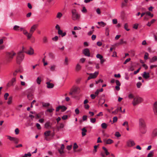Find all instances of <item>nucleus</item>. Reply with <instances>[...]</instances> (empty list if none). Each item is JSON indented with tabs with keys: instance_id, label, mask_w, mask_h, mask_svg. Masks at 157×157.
<instances>
[{
	"instance_id": "1",
	"label": "nucleus",
	"mask_w": 157,
	"mask_h": 157,
	"mask_svg": "<svg viewBox=\"0 0 157 157\" xmlns=\"http://www.w3.org/2000/svg\"><path fill=\"white\" fill-rule=\"evenodd\" d=\"M16 55V53L13 51L8 52L6 54V56L5 64H7L10 63L13 58V57Z\"/></svg>"
},
{
	"instance_id": "2",
	"label": "nucleus",
	"mask_w": 157,
	"mask_h": 157,
	"mask_svg": "<svg viewBox=\"0 0 157 157\" xmlns=\"http://www.w3.org/2000/svg\"><path fill=\"white\" fill-rule=\"evenodd\" d=\"M71 12L72 14L71 18L72 20L74 21L78 20L80 17V15L78 14L76 10L73 9Z\"/></svg>"
},
{
	"instance_id": "3",
	"label": "nucleus",
	"mask_w": 157,
	"mask_h": 157,
	"mask_svg": "<svg viewBox=\"0 0 157 157\" xmlns=\"http://www.w3.org/2000/svg\"><path fill=\"white\" fill-rule=\"evenodd\" d=\"M23 52V51H21L18 53L16 59V61L17 64H20L24 59V55Z\"/></svg>"
},
{
	"instance_id": "4",
	"label": "nucleus",
	"mask_w": 157,
	"mask_h": 157,
	"mask_svg": "<svg viewBox=\"0 0 157 157\" xmlns=\"http://www.w3.org/2000/svg\"><path fill=\"white\" fill-rule=\"evenodd\" d=\"M143 101V99L140 97L137 96L134 98L132 104L134 106H136L141 103Z\"/></svg>"
},
{
	"instance_id": "5",
	"label": "nucleus",
	"mask_w": 157,
	"mask_h": 157,
	"mask_svg": "<svg viewBox=\"0 0 157 157\" xmlns=\"http://www.w3.org/2000/svg\"><path fill=\"white\" fill-rule=\"evenodd\" d=\"M33 91L31 89H29L27 90V98L29 100H31L33 98Z\"/></svg>"
},
{
	"instance_id": "6",
	"label": "nucleus",
	"mask_w": 157,
	"mask_h": 157,
	"mask_svg": "<svg viewBox=\"0 0 157 157\" xmlns=\"http://www.w3.org/2000/svg\"><path fill=\"white\" fill-rule=\"evenodd\" d=\"M139 125L140 128L144 129L146 127L144 119L141 118L139 119Z\"/></svg>"
},
{
	"instance_id": "7",
	"label": "nucleus",
	"mask_w": 157,
	"mask_h": 157,
	"mask_svg": "<svg viewBox=\"0 0 157 157\" xmlns=\"http://www.w3.org/2000/svg\"><path fill=\"white\" fill-rule=\"evenodd\" d=\"M22 51L23 52H25L29 55H32L34 54V50L31 47L29 48V50L26 49L25 48L23 47Z\"/></svg>"
},
{
	"instance_id": "8",
	"label": "nucleus",
	"mask_w": 157,
	"mask_h": 157,
	"mask_svg": "<svg viewBox=\"0 0 157 157\" xmlns=\"http://www.w3.org/2000/svg\"><path fill=\"white\" fill-rule=\"evenodd\" d=\"M102 148L104 151L101 152L100 153V155L102 157H105V155H109V153L108 151L106 148L104 147H103Z\"/></svg>"
},
{
	"instance_id": "9",
	"label": "nucleus",
	"mask_w": 157,
	"mask_h": 157,
	"mask_svg": "<svg viewBox=\"0 0 157 157\" xmlns=\"http://www.w3.org/2000/svg\"><path fill=\"white\" fill-rule=\"evenodd\" d=\"M7 136L8 139L11 141H13L15 144H17L19 142V139L18 138L9 136Z\"/></svg>"
},
{
	"instance_id": "10",
	"label": "nucleus",
	"mask_w": 157,
	"mask_h": 157,
	"mask_svg": "<svg viewBox=\"0 0 157 157\" xmlns=\"http://www.w3.org/2000/svg\"><path fill=\"white\" fill-rule=\"evenodd\" d=\"M87 74L90 75L87 78V80H89L91 78H96L98 74V72L96 71L94 74L87 73Z\"/></svg>"
},
{
	"instance_id": "11",
	"label": "nucleus",
	"mask_w": 157,
	"mask_h": 157,
	"mask_svg": "<svg viewBox=\"0 0 157 157\" xmlns=\"http://www.w3.org/2000/svg\"><path fill=\"white\" fill-rule=\"evenodd\" d=\"M38 26L37 24H34L31 27L30 29L29 32L30 33H33L35 30L36 29Z\"/></svg>"
},
{
	"instance_id": "12",
	"label": "nucleus",
	"mask_w": 157,
	"mask_h": 157,
	"mask_svg": "<svg viewBox=\"0 0 157 157\" xmlns=\"http://www.w3.org/2000/svg\"><path fill=\"white\" fill-rule=\"evenodd\" d=\"M103 141L106 144H111L113 143V141L110 139H104Z\"/></svg>"
},
{
	"instance_id": "13",
	"label": "nucleus",
	"mask_w": 157,
	"mask_h": 157,
	"mask_svg": "<svg viewBox=\"0 0 157 157\" xmlns=\"http://www.w3.org/2000/svg\"><path fill=\"white\" fill-rule=\"evenodd\" d=\"M83 53L85 56L89 57L90 56V53L89 49H85L83 51Z\"/></svg>"
},
{
	"instance_id": "14",
	"label": "nucleus",
	"mask_w": 157,
	"mask_h": 157,
	"mask_svg": "<svg viewBox=\"0 0 157 157\" xmlns=\"http://www.w3.org/2000/svg\"><path fill=\"white\" fill-rule=\"evenodd\" d=\"M127 146L128 147H132L135 145V143L133 141L129 140L127 142Z\"/></svg>"
},
{
	"instance_id": "15",
	"label": "nucleus",
	"mask_w": 157,
	"mask_h": 157,
	"mask_svg": "<svg viewBox=\"0 0 157 157\" xmlns=\"http://www.w3.org/2000/svg\"><path fill=\"white\" fill-rule=\"evenodd\" d=\"M142 76L145 79H147L149 78L150 74L148 72H144L142 75Z\"/></svg>"
},
{
	"instance_id": "16",
	"label": "nucleus",
	"mask_w": 157,
	"mask_h": 157,
	"mask_svg": "<svg viewBox=\"0 0 157 157\" xmlns=\"http://www.w3.org/2000/svg\"><path fill=\"white\" fill-rule=\"evenodd\" d=\"M153 111L155 114L157 115V101L155 102L154 104Z\"/></svg>"
},
{
	"instance_id": "17",
	"label": "nucleus",
	"mask_w": 157,
	"mask_h": 157,
	"mask_svg": "<svg viewBox=\"0 0 157 157\" xmlns=\"http://www.w3.org/2000/svg\"><path fill=\"white\" fill-rule=\"evenodd\" d=\"M64 148V144H62L61 145V147L60 149H59L58 150V151L60 154H62L64 153V152L63 151V150Z\"/></svg>"
},
{
	"instance_id": "18",
	"label": "nucleus",
	"mask_w": 157,
	"mask_h": 157,
	"mask_svg": "<svg viewBox=\"0 0 157 157\" xmlns=\"http://www.w3.org/2000/svg\"><path fill=\"white\" fill-rule=\"evenodd\" d=\"M16 81L15 78H13L11 81L9 82L7 85L8 86H13V83L14 82Z\"/></svg>"
},
{
	"instance_id": "19",
	"label": "nucleus",
	"mask_w": 157,
	"mask_h": 157,
	"mask_svg": "<svg viewBox=\"0 0 157 157\" xmlns=\"http://www.w3.org/2000/svg\"><path fill=\"white\" fill-rule=\"evenodd\" d=\"M119 111L121 112H122V108L121 107L120 108L118 107L115 111L112 112V113L114 114H117Z\"/></svg>"
},
{
	"instance_id": "20",
	"label": "nucleus",
	"mask_w": 157,
	"mask_h": 157,
	"mask_svg": "<svg viewBox=\"0 0 157 157\" xmlns=\"http://www.w3.org/2000/svg\"><path fill=\"white\" fill-rule=\"evenodd\" d=\"M47 84V87L48 88H52L54 86V85L49 82H46Z\"/></svg>"
},
{
	"instance_id": "21",
	"label": "nucleus",
	"mask_w": 157,
	"mask_h": 157,
	"mask_svg": "<svg viewBox=\"0 0 157 157\" xmlns=\"http://www.w3.org/2000/svg\"><path fill=\"white\" fill-rule=\"evenodd\" d=\"M58 33L59 35H61L62 37L65 36L66 34L65 32L63 33L62 31L61 30H59L58 31Z\"/></svg>"
},
{
	"instance_id": "22",
	"label": "nucleus",
	"mask_w": 157,
	"mask_h": 157,
	"mask_svg": "<svg viewBox=\"0 0 157 157\" xmlns=\"http://www.w3.org/2000/svg\"><path fill=\"white\" fill-rule=\"evenodd\" d=\"M82 136H84L86 135V133L87 132L86 129V128L85 127L83 128L82 129Z\"/></svg>"
},
{
	"instance_id": "23",
	"label": "nucleus",
	"mask_w": 157,
	"mask_h": 157,
	"mask_svg": "<svg viewBox=\"0 0 157 157\" xmlns=\"http://www.w3.org/2000/svg\"><path fill=\"white\" fill-rule=\"evenodd\" d=\"M157 136V129H155L153 131L152 134V136L155 137Z\"/></svg>"
},
{
	"instance_id": "24",
	"label": "nucleus",
	"mask_w": 157,
	"mask_h": 157,
	"mask_svg": "<svg viewBox=\"0 0 157 157\" xmlns=\"http://www.w3.org/2000/svg\"><path fill=\"white\" fill-rule=\"evenodd\" d=\"M81 68V66L78 63L77 64L75 67V70L76 71H79Z\"/></svg>"
},
{
	"instance_id": "25",
	"label": "nucleus",
	"mask_w": 157,
	"mask_h": 157,
	"mask_svg": "<svg viewBox=\"0 0 157 157\" xmlns=\"http://www.w3.org/2000/svg\"><path fill=\"white\" fill-rule=\"evenodd\" d=\"M156 61H157V56H154L151 59H150V62L153 63Z\"/></svg>"
},
{
	"instance_id": "26",
	"label": "nucleus",
	"mask_w": 157,
	"mask_h": 157,
	"mask_svg": "<svg viewBox=\"0 0 157 157\" xmlns=\"http://www.w3.org/2000/svg\"><path fill=\"white\" fill-rule=\"evenodd\" d=\"M80 89L77 87H75L72 90L74 93H79V92Z\"/></svg>"
},
{
	"instance_id": "27",
	"label": "nucleus",
	"mask_w": 157,
	"mask_h": 157,
	"mask_svg": "<svg viewBox=\"0 0 157 157\" xmlns=\"http://www.w3.org/2000/svg\"><path fill=\"white\" fill-rule=\"evenodd\" d=\"M107 124L105 123H102L101 124V127L103 129H106L107 127Z\"/></svg>"
},
{
	"instance_id": "28",
	"label": "nucleus",
	"mask_w": 157,
	"mask_h": 157,
	"mask_svg": "<svg viewBox=\"0 0 157 157\" xmlns=\"http://www.w3.org/2000/svg\"><path fill=\"white\" fill-rule=\"evenodd\" d=\"M42 105L43 107H47L50 105V104L48 103L43 102Z\"/></svg>"
},
{
	"instance_id": "29",
	"label": "nucleus",
	"mask_w": 157,
	"mask_h": 157,
	"mask_svg": "<svg viewBox=\"0 0 157 157\" xmlns=\"http://www.w3.org/2000/svg\"><path fill=\"white\" fill-rule=\"evenodd\" d=\"M98 23L100 25L103 27H104L106 25V24L103 21L98 22Z\"/></svg>"
},
{
	"instance_id": "30",
	"label": "nucleus",
	"mask_w": 157,
	"mask_h": 157,
	"mask_svg": "<svg viewBox=\"0 0 157 157\" xmlns=\"http://www.w3.org/2000/svg\"><path fill=\"white\" fill-rule=\"evenodd\" d=\"M43 40L44 43L45 44L47 43L48 42V40L47 37L46 36H44L43 38Z\"/></svg>"
},
{
	"instance_id": "31",
	"label": "nucleus",
	"mask_w": 157,
	"mask_h": 157,
	"mask_svg": "<svg viewBox=\"0 0 157 157\" xmlns=\"http://www.w3.org/2000/svg\"><path fill=\"white\" fill-rule=\"evenodd\" d=\"M12 97H10L8 98V100L7 101V104L8 105H10L12 102Z\"/></svg>"
},
{
	"instance_id": "32",
	"label": "nucleus",
	"mask_w": 157,
	"mask_h": 157,
	"mask_svg": "<svg viewBox=\"0 0 157 157\" xmlns=\"http://www.w3.org/2000/svg\"><path fill=\"white\" fill-rule=\"evenodd\" d=\"M128 24L127 23H125L124 25V28L127 31H129L130 30V29L128 28Z\"/></svg>"
},
{
	"instance_id": "33",
	"label": "nucleus",
	"mask_w": 157,
	"mask_h": 157,
	"mask_svg": "<svg viewBox=\"0 0 157 157\" xmlns=\"http://www.w3.org/2000/svg\"><path fill=\"white\" fill-rule=\"evenodd\" d=\"M51 131H46L44 133V135L46 136H48L50 135Z\"/></svg>"
},
{
	"instance_id": "34",
	"label": "nucleus",
	"mask_w": 157,
	"mask_h": 157,
	"mask_svg": "<svg viewBox=\"0 0 157 157\" xmlns=\"http://www.w3.org/2000/svg\"><path fill=\"white\" fill-rule=\"evenodd\" d=\"M63 14H62L60 13V12H58L57 13V15H56V17L58 18H60L62 16Z\"/></svg>"
},
{
	"instance_id": "35",
	"label": "nucleus",
	"mask_w": 157,
	"mask_h": 157,
	"mask_svg": "<svg viewBox=\"0 0 157 157\" xmlns=\"http://www.w3.org/2000/svg\"><path fill=\"white\" fill-rule=\"evenodd\" d=\"M49 57L52 59H54L55 58V56L54 54L52 53H50L49 54Z\"/></svg>"
},
{
	"instance_id": "36",
	"label": "nucleus",
	"mask_w": 157,
	"mask_h": 157,
	"mask_svg": "<svg viewBox=\"0 0 157 157\" xmlns=\"http://www.w3.org/2000/svg\"><path fill=\"white\" fill-rule=\"evenodd\" d=\"M33 34V33H30V32L29 33H28V34L26 36H27L28 39H30L32 36Z\"/></svg>"
},
{
	"instance_id": "37",
	"label": "nucleus",
	"mask_w": 157,
	"mask_h": 157,
	"mask_svg": "<svg viewBox=\"0 0 157 157\" xmlns=\"http://www.w3.org/2000/svg\"><path fill=\"white\" fill-rule=\"evenodd\" d=\"M56 67V66L55 65H53L51 66L50 68V70L52 71H55Z\"/></svg>"
},
{
	"instance_id": "38",
	"label": "nucleus",
	"mask_w": 157,
	"mask_h": 157,
	"mask_svg": "<svg viewBox=\"0 0 157 157\" xmlns=\"http://www.w3.org/2000/svg\"><path fill=\"white\" fill-rule=\"evenodd\" d=\"M36 81L38 84H40L41 81V78L39 77H37Z\"/></svg>"
},
{
	"instance_id": "39",
	"label": "nucleus",
	"mask_w": 157,
	"mask_h": 157,
	"mask_svg": "<svg viewBox=\"0 0 157 157\" xmlns=\"http://www.w3.org/2000/svg\"><path fill=\"white\" fill-rule=\"evenodd\" d=\"M105 34L107 36H108L109 35V30L108 27H106L105 28Z\"/></svg>"
},
{
	"instance_id": "40",
	"label": "nucleus",
	"mask_w": 157,
	"mask_h": 157,
	"mask_svg": "<svg viewBox=\"0 0 157 157\" xmlns=\"http://www.w3.org/2000/svg\"><path fill=\"white\" fill-rule=\"evenodd\" d=\"M146 14L148 15L149 16H150L151 17H152L153 16V15L152 14H151V12L149 11H147L145 12Z\"/></svg>"
},
{
	"instance_id": "41",
	"label": "nucleus",
	"mask_w": 157,
	"mask_h": 157,
	"mask_svg": "<svg viewBox=\"0 0 157 157\" xmlns=\"http://www.w3.org/2000/svg\"><path fill=\"white\" fill-rule=\"evenodd\" d=\"M149 54L147 52H145L144 56V58L145 60H147L148 59V56Z\"/></svg>"
},
{
	"instance_id": "42",
	"label": "nucleus",
	"mask_w": 157,
	"mask_h": 157,
	"mask_svg": "<svg viewBox=\"0 0 157 157\" xmlns=\"http://www.w3.org/2000/svg\"><path fill=\"white\" fill-rule=\"evenodd\" d=\"M20 71V70H15L14 72L13 73V75L14 76H15L17 75V73Z\"/></svg>"
},
{
	"instance_id": "43",
	"label": "nucleus",
	"mask_w": 157,
	"mask_h": 157,
	"mask_svg": "<svg viewBox=\"0 0 157 157\" xmlns=\"http://www.w3.org/2000/svg\"><path fill=\"white\" fill-rule=\"evenodd\" d=\"M20 28V27L18 26V25H15L13 28V29L14 30L17 31V30H19V29Z\"/></svg>"
},
{
	"instance_id": "44",
	"label": "nucleus",
	"mask_w": 157,
	"mask_h": 157,
	"mask_svg": "<svg viewBox=\"0 0 157 157\" xmlns=\"http://www.w3.org/2000/svg\"><path fill=\"white\" fill-rule=\"evenodd\" d=\"M154 152L153 151H151L147 155V157H152L153 155Z\"/></svg>"
},
{
	"instance_id": "45",
	"label": "nucleus",
	"mask_w": 157,
	"mask_h": 157,
	"mask_svg": "<svg viewBox=\"0 0 157 157\" xmlns=\"http://www.w3.org/2000/svg\"><path fill=\"white\" fill-rule=\"evenodd\" d=\"M62 108L60 109L61 110V112H64L67 109V107L64 106H62Z\"/></svg>"
},
{
	"instance_id": "46",
	"label": "nucleus",
	"mask_w": 157,
	"mask_h": 157,
	"mask_svg": "<svg viewBox=\"0 0 157 157\" xmlns=\"http://www.w3.org/2000/svg\"><path fill=\"white\" fill-rule=\"evenodd\" d=\"M31 155L30 152H28L27 154H25L24 155L22 156V157H27L28 156H31Z\"/></svg>"
},
{
	"instance_id": "47",
	"label": "nucleus",
	"mask_w": 157,
	"mask_h": 157,
	"mask_svg": "<svg viewBox=\"0 0 157 157\" xmlns=\"http://www.w3.org/2000/svg\"><path fill=\"white\" fill-rule=\"evenodd\" d=\"M45 127L47 128H48L49 127H51V126H50V123L49 122H47L45 124Z\"/></svg>"
},
{
	"instance_id": "48",
	"label": "nucleus",
	"mask_w": 157,
	"mask_h": 157,
	"mask_svg": "<svg viewBox=\"0 0 157 157\" xmlns=\"http://www.w3.org/2000/svg\"><path fill=\"white\" fill-rule=\"evenodd\" d=\"M140 130L141 133L143 134H145L146 133V131L145 130V128H144V129H142L141 128H140Z\"/></svg>"
},
{
	"instance_id": "49",
	"label": "nucleus",
	"mask_w": 157,
	"mask_h": 157,
	"mask_svg": "<svg viewBox=\"0 0 157 157\" xmlns=\"http://www.w3.org/2000/svg\"><path fill=\"white\" fill-rule=\"evenodd\" d=\"M9 96V94L8 93H6L4 95V98L6 100H7V98Z\"/></svg>"
},
{
	"instance_id": "50",
	"label": "nucleus",
	"mask_w": 157,
	"mask_h": 157,
	"mask_svg": "<svg viewBox=\"0 0 157 157\" xmlns=\"http://www.w3.org/2000/svg\"><path fill=\"white\" fill-rule=\"evenodd\" d=\"M54 110V109L52 108H51L50 109H48L47 110V112H48L49 113H52L53 112V111Z\"/></svg>"
},
{
	"instance_id": "51",
	"label": "nucleus",
	"mask_w": 157,
	"mask_h": 157,
	"mask_svg": "<svg viewBox=\"0 0 157 157\" xmlns=\"http://www.w3.org/2000/svg\"><path fill=\"white\" fill-rule=\"evenodd\" d=\"M138 25H139L138 24H134L133 26V28H134L135 29H137L138 28Z\"/></svg>"
},
{
	"instance_id": "52",
	"label": "nucleus",
	"mask_w": 157,
	"mask_h": 157,
	"mask_svg": "<svg viewBox=\"0 0 157 157\" xmlns=\"http://www.w3.org/2000/svg\"><path fill=\"white\" fill-rule=\"evenodd\" d=\"M96 57L98 58L99 59H100L103 58V56L100 54H98L96 55Z\"/></svg>"
},
{
	"instance_id": "53",
	"label": "nucleus",
	"mask_w": 157,
	"mask_h": 157,
	"mask_svg": "<svg viewBox=\"0 0 157 157\" xmlns=\"http://www.w3.org/2000/svg\"><path fill=\"white\" fill-rule=\"evenodd\" d=\"M58 39V37L57 36H55V37L52 38V40L53 41H57Z\"/></svg>"
},
{
	"instance_id": "54",
	"label": "nucleus",
	"mask_w": 157,
	"mask_h": 157,
	"mask_svg": "<svg viewBox=\"0 0 157 157\" xmlns=\"http://www.w3.org/2000/svg\"><path fill=\"white\" fill-rule=\"evenodd\" d=\"M99 144H98V145H95L94 147V150L93 151V152L95 153L97 151L96 149L99 146Z\"/></svg>"
},
{
	"instance_id": "55",
	"label": "nucleus",
	"mask_w": 157,
	"mask_h": 157,
	"mask_svg": "<svg viewBox=\"0 0 157 157\" xmlns=\"http://www.w3.org/2000/svg\"><path fill=\"white\" fill-rule=\"evenodd\" d=\"M142 85V83L140 82H138L136 84V86L137 88H140Z\"/></svg>"
},
{
	"instance_id": "56",
	"label": "nucleus",
	"mask_w": 157,
	"mask_h": 157,
	"mask_svg": "<svg viewBox=\"0 0 157 157\" xmlns=\"http://www.w3.org/2000/svg\"><path fill=\"white\" fill-rule=\"evenodd\" d=\"M78 147V146L77 144L76 143L74 144V146H73V149L74 150H75Z\"/></svg>"
},
{
	"instance_id": "57",
	"label": "nucleus",
	"mask_w": 157,
	"mask_h": 157,
	"mask_svg": "<svg viewBox=\"0 0 157 157\" xmlns=\"http://www.w3.org/2000/svg\"><path fill=\"white\" fill-rule=\"evenodd\" d=\"M127 3L128 2H124H124H123L122 3L121 7L123 8V7H124V6H126V5H127Z\"/></svg>"
},
{
	"instance_id": "58",
	"label": "nucleus",
	"mask_w": 157,
	"mask_h": 157,
	"mask_svg": "<svg viewBox=\"0 0 157 157\" xmlns=\"http://www.w3.org/2000/svg\"><path fill=\"white\" fill-rule=\"evenodd\" d=\"M131 60V59L130 58H128L125 61L124 63V64H126L128 62H129Z\"/></svg>"
},
{
	"instance_id": "59",
	"label": "nucleus",
	"mask_w": 157,
	"mask_h": 157,
	"mask_svg": "<svg viewBox=\"0 0 157 157\" xmlns=\"http://www.w3.org/2000/svg\"><path fill=\"white\" fill-rule=\"evenodd\" d=\"M123 126H125V125H126L127 127H128V122L127 121H125L123 124H122Z\"/></svg>"
},
{
	"instance_id": "60",
	"label": "nucleus",
	"mask_w": 157,
	"mask_h": 157,
	"mask_svg": "<svg viewBox=\"0 0 157 157\" xmlns=\"http://www.w3.org/2000/svg\"><path fill=\"white\" fill-rule=\"evenodd\" d=\"M15 132L16 135H18L19 133V130L18 128L15 129Z\"/></svg>"
},
{
	"instance_id": "61",
	"label": "nucleus",
	"mask_w": 157,
	"mask_h": 157,
	"mask_svg": "<svg viewBox=\"0 0 157 157\" xmlns=\"http://www.w3.org/2000/svg\"><path fill=\"white\" fill-rule=\"evenodd\" d=\"M94 30H92L90 31L89 32H88L87 33L88 35L89 36H90L94 32Z\"/></svg>"
},
{
	"instance_id": "62",
	"label": "nucleus",
	"mask_w": 157,
	"mask_h": 157,
	"mask_svg": "<svg viewBox=\"0 0 157 157\" xmlns=\"http://www.w3.org/2000/svg\"><path fill=\"white\" fill-rule=\"evenodd\" d=\"M112 22L113 24H117V21L116 19H113Z\"/></svg>"
},
{
	"instance_id": "63",
	"label": "nucleus",
	"mask_w": 157,
	"mask_h": 157,
	"mask_svg": "<svg viewBox=\"0 0 157 157\" xmlns=\"http://www.w3.org/2000/svg\"><path fill=\"white\" fill-rule=\"evenodd\" d=\"M128 97L129 99L134 98L133 95L132 94H130L128 95Z\"/></svg>"
},
{
	"instance_id": "64",
	"label": "nucleus",
	"mask_w": 157,
	"mask_h": 157,
	"mask_svg": "<svg viewBox=\"0 0 157 157\" xmlns=\"http://www.w3.org/2000/svg\"><path fill=\"white\" fill-rule=\"evenodd\" d=\"M96 12L98 14H100L101 13V11L100 10V9L99 8H98L96 10Z\"/></svg>"
}]
</instances>
